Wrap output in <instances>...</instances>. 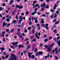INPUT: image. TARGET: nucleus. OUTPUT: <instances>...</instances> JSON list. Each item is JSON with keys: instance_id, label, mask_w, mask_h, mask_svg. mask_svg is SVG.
<instances>
[{"instance_id": "1", "label": "nucleus", "mask_w": 60, "mask_h": 60, "mask_svg": "<svg viewBox=\"0 0 60 60\" xmlns=\"http://www.w3.org/2000/svg\"><path fill=\"white\" fill-rule=\"evenodd\" d=\"M46 26L45 27V28H46V29H47V30H48L49 28L47 26H49V24H46Z\"/></svg>"}, {"instance_id": "2", "label": "nucleus", "mask_w": 60, "mask_h": 60, "mask_svg": "<svg viewBox=\"0 0 60 60\" xmlns=\"http://www.w3.org/2000/svg\"><path fill=\"white\" fill-rule=\"evenodd\" d=\"M19 48H24V46H23L22 45H19Z\"/></svg>"}, {"instance_id": "3", "label": "nucleus", "mask_w": 60, "mask_h": 60, "mask_svg": "<svg viewBox=\"0 0 60 60\" xmlns=\"http://www.w3.org/2000/svg\"><path fill=\"white\" fill-rule=\"evenodd\" d=\"M47 50L48 52H49L51 50V49L50 47H49L47 48Z\"/></svg>"}, {"instance_id": "4", "label": "nucleus", "mask_w": 60, "mask_h": 60, "mask_svg": "<svg viewBox=\"0 0 60 60\" xmlns=\"http://www.w3.org/2000/svg\"><path fill=\"white\" fill-rule=\"evenodd\" d=\"M13 2V0H11L10 1V2L9 3V5H11V4H12V3Z\"/></svg>"}, {"instance_id": "5", "label": "nucleus", "mask_w": 60, "mask_h": 60, "mask_svg": "<svg viewBox=\"0 0 60 60\" xmlns=\"http://www.w3.org/2000/svg\"><path fill=\"white\" fill-rule=\"evenodd\" d=\"M23 6H19L18 7V8H19L20 9H22V8H23Z\"/></svg>"}, {"instance_id": "6", "label": "nucleus", "mask_w": 60, "mask_h": 60, "mask_svg": "<svg viewBox=\"0 0 60 60\" xmlns=\"http://www.w3.org/2000/svg\"><path fill=\"white\" fill-rule=\"evenodd\" d=\"M35 6H36V7H38V8H40V5L38 4H37L35 5Z\"/></svg>"}, {"instance_id": "7", "label": "nucleus", "mask_w": 60, "mask_h": 60, "mask_svg": "<svg viewBox=\"0 0 60 60\" xmlns=\"http://www.w3.org/2000/svg\"><path fill=\"white\" fill-rule=\"evenodd\" d=\"M55 50L56 51L55 54H56L57 53H58V52H57V48H55Z\"/></svg>"}, {"instance_id": "8", "label": "nucleus", "mask_w": 60, "mask_h": 60, "mask_svg": "<svg viewBox=\"0 0 60 60\" xmlns=\"http://www.w3.org/2000/svg\"><path fill=\"white\" fill-rule=\"evenodd\" d=\"M0 49L1 50V51H3L4 50V48L3 47L0 48Z\"/></svg>"}, {"instance_id": "9", "label": "nucleus", "mask_w": 60, "mask_h": 60, "mask_svg": "<svg viewBox=\"0 0 60 60\" xmlns=\"http://www.w3.org/2000/svg\"><path fill=\"white\" fill-rule=\"evenodd\" d=\"M29 56V58H31V53L30 52H29L28 53Z\"/></svg>"}, {"instance_id": "10", "label": "nucleus", "mask_w": 60, "mask_h": 60, "mask_svg": "<svg viewBox=\"0 0 60 60\" xmlns=\"http://www.w3.org/2000/svg\"><path fill=\"white\" fill-rule=\"evenodd\" d=\"M17 34L18 36H20L21 35V34H20V32H19V33H18Z\"/></svg>"}, {"instance_id": "11", "label": "nucleus", "mask_w": 60, "mask_h": 60, "mask_svg": "<svg viewBox=\"0 0 60 60\" xmlns=\"http://www.w3.org/2000/svg\"><path fill=\"white\" fill-rule=\"evenodd\" d=\"M41 7H43V6H45V3H43V4L41 5Z\"/></svg>"}, {"instance_id": "12", "label": "nucleus", "mask_w": 60, "mask_h": 60, "mask_svg": "<svg viewBox=\"0 0 60 60\" xmlns=\"http://www.w3.org/2000/svg\"><path fill=\"white\" fill-rule=\"evenodd\" d=\"M57 6V5L56 4H55L54 6V7L53 9L54 10L56 9V7Z\"/></svg>"}, {"instance_id": "13", "label": "nucleus", "mask_w": 60, "mask_h": 60, "mask_svg": "<svg viewBox=\"0 0 60 60\" xmlns=\"http://www.w3.org/2000/svg\"><path fill=\"white\" fill-rule=\"evenodd\" d=\"M19 19L20 20H21L22 19H23V18H22V17L21 16H19Z\"/></svg>"}, {"instance_id": "14", "label": "nucleus", "mask_w": 60, "mask_h": 60, "mask_svg": "<svg viewBox=\"0 0 60 60\" xmlns=\"http://www.w3.org/2000/svg\"><path fill=\"white\" fill-rule=\"evenodd\" d=\"M34 19L35 20V22L36 23H38V21H37V19L35 18H34Z\"/></svg>"}, {"instance_id": "15", "label": "nucleus", "mask_w": 60, "mask_h": 60, "mask_svg": "<svg viewBox=\"0 0 60 60\" xmlns=\"http://www.w3.org/2000/svg\"><path fill=\"white\" fill-rule=\"evenodd\" d=\"M41 23H44V21L42 19H41Z\"/></svg>"}, {"instance_id": "16", "label": "nucleus", "mask_w": 60, "mask_h": 60, "mask_svg": "<svg viewBox=\"0 0 60 60\" xmlns=\"http://www.w3.org/2000/svg\"><path fill=\"white\" fill-rule=\"evenodd\" d=\"M55 59L56 60H58V57L56 56L55 55Z\"/></svg>"}, {"instance_id": "17", "label": "nucleus", "mask_w": 60, "mask_h": 60, "mask_svg": "<svg viewBox=\"0 0 60 60\" xmlns=\"http://www.w3.org/2000/svg\"><path fill=\"white\" fill-rule=\"evenodd\" d=\"M30 48V45H28V46H27V49H29Z\"/></svg>"}, {"instance_id": "18", "label": "nucleus", "mask_w": 60, "mask_h": 60, "mask_svg": "<svg viewBox=\"0 0 60 60\" xmlns=\"http://www.w3.org/2000/svg\"><path fill=\"white\" fill-rule=\"evenodd\" d=\"M6 24L5 23V22H4L3 24V26L4 27L6 25Z\"/></svg>"}, {"instance_id": "19", "label": "nucleus", "mask_w": 60, "mask_h": 60, "mask_svg": "<svg viewBox=\"0 0 60 60\" xmlns=\"http://www.w3.org/2000/svg\"><path fill=\"white\" fill-rule=\"evenodd\" d=\"M22 21V19H21V20H20L19 21V24H21V21Z\"/></svg>"}, {"instance_id": "20", "label": "nucleus", "mask_w": 60, "mask_h": 60, "mask_svg": "<svg viewBox=\"0 0 60 60\" xmlns=\"http://www.w3.org/2000/svg\"><path fill=\"white\" fill-rule=\"evenodd\" d=\"M31 58L33 59L35 58V56L34 55H32L31 56Z\"/></svg>"}, {"instance_id": "21", "label": "nucleus", "mask_w": 60, "mask_h": 60, "mask_svg": "<svg viewBox=\"0 0 60 60\" xmlns=\"http://www.w3.org/2000/svg\"><path fill=\"white\" fill-rule=\"evenodd\" d=\"M48 39L47 38H46L45 39L44 41L45 42H47V41H48Z\"/></svg>"}, {"instance_id": "22", "label": "nucleus", "mask_w": 60, "mask_h": 60, "mask_svg": "<svg viewBox=\"0 0 60 60\" xmlns=\"http://www.w3.org/2000/svg\"><path fill=\"white\" fill-rule=\"evenodd\" d=\"M39 55H41L43 54V52H38Z\"/></svg>"}, {"instance_id": "23", "label": "nucleus", "mask_w": 60, "mask_h": 60, "mask_svg": "<svg viewBox=\"0 0 60 60\" xmlns=\"http://www.w3.org/2000/svg\"><path fill=\"white\" fill-rule=\"evenodd\" d=\"M35 35L36 36V38H37V37H38V33H37V32L35 34Z\"/></svg>"}, {"instance_id": "24", "label": "nucleus", "mask_w": 60, "mask_h": 60, "mask_svg": "<svg viewBox=\"0 0 60 60\" xmlns=\"http://www.w3.org/2000/svg\"><path fill=\"white\" fill-rule=\"evenodd\" d=\"M32 23V22L31 21H30L29 22V24L30 25H31Z\"/></svg>"}, {"instance_id": "25", "label": "nucleus", "mask_w": 60, "mask_h": 60, "mask_svg": "<svg viewBox=\"0 0 60 60\" xmlns=\"http://www.w3.org/2000/svg\"><path fill=\"white\" fill-rule=\"evenodd\" d=\"M35 30V29H33L32 31H33V33H34L35 32V30Z\"/></svg>"}, {"instance_id": "26", "label": "nucleus", "mask_w": 60, "mask_h": 60, "mask_svg": "<svg viewBox=\"0 0 60 60\" xmlns=\"http://www.w3.org/2000/svg\"><path fill=\"white\" fill-rule=\"evenodd\" d=\"M11 25V24L10 23H8L7 24V26H6V27H8V26H9Z\"/></svg>"}, {"instance_id": "27", "label": "nucleus", "mask_w": 60, "mask_h": 60, "mask_svg": "<svg viewBox=\"0 0 60 60\" xmlns=\"http://www.w3.org/2000/svg\"><path fill=\"white\" fill-rule=\"evenodd\" d=\"M6 21L7 22H9L10 21V19H6Z\"/></svg>"}, {"instance_id": "28", "label": "nucleus", "mask_w": 60, "mask_h": 60, "mask_svg": "<svg viewBox=\"0 0 60 60\" xmlns=\"http://www.w3.org/2000/svg\"><path fill=\"white\" fill-rule=\"evenodd\" d=\"M59 11H57L56 12V13L57 14H59Z\"/></svg>"}, {"instance_id": "29", "label": "nucleus", "mask_w": 60, "mask_h": 60, "mask_svg": "<svg viewBox=\"0 0 60 60\" xmlns=\"http://www.w3.org/2000/svg\"><path fill=\"white\" fill-rule=\"evenodd\" d=\"M36 56H38V55H39V52H37L36 53Z\"/></svg>"}, {"instance_id": "30", "label": "nucleus", "mask_w": 60, "mask_h": 60, "mask_svg": "<svg viewBox=\"0 0 60 60\" xmlns=\"http://www.w3.org/2000/svg\"><path fill=\"white\" fill-rule=\"evenodd\" d=\"M52 39V37L51 36L49 37V40H51V39Z\"/></svg>"}, {"instance_id": "31", "label": "nucleus", "mask_w": 60, "mask_h": 60, "mask_svg": "<svg viewBox=\"0 0 60 60\" xmlns=\"http://www.w3.org/2000/svg\"><path fill=\"white\" fill-rule=\"evenodd\" d=\"M14 29H13L11 30V32L12 33L14 31Z\"/></svg>"}, {"instance_id": "32", "label": "nucleus", "mask_w": 60, "mask_h": 60, "mask_svg": "<svg viewBox=\"0 0 60 60\" xmlns=\"http://www.w3.org/2000/svg\"><path fill=\"white\" fill-rule=\"evenodd\" d=\"M53 40H54V41H57V40H56V39L55 38H54L53 39Z\"/></svg>"}, {"instance_id": "33", "label": "nucleus", "mask_w": 60, "mask_h": 60, "mask_svg": "<svg viewBox=\"0 0 60 60\" xmlns=\"http://www.w3.org/2000/svg\"><path fill=\"white\" fill-rule=\"evenodd\" d=\"M54 32L55 34H56V30H55L54 31H53Z\"/></svg>"}, {"instance_id": "34", "label": "nucleus", "mask_w": 60, "mask_h": 60, "mask_svg": "<svg viewBox=\"0 0 60 60\" xmlns=\"http://www.w3.org/2000/svg\"><path fill=\"white\" fill-rule=\"evenodd\" d=\"M7 55H6V58H8V54H7Z\"/></svg>"}, {"instance_id": "35", "label": "nucleus", "mask_w": 60, "mask_h": 60, "mask_svg": "<svg viewBox=\"0 0 60 60\" xmlns=\"http://www.w3.org/2000/svg\"><path fill=\"white\" fill-rule=\"evenodd\" d=\"M3 54L4 55H5L6 54V53H5V52H3Z\"/></svg>"}, {"instance_id": "36", "label": "nucleus", "mask_w": 60, "mask_h": 60, "mask_svg": "<svg viewBox=\"0 0 60 60\" xmlns=\"http://www.w3.org/2000/svg\"><path fill=\"white\" fill-rule=\"evenodd\" d=\"M28 38H26V39L24 41H28Z\"/></svg>"}, {"instance_id": "37", "label": "nucleus", "mask_w": 60, "mask_h": 60, "mask_svg": "<svg viewBox=\"0 0 60 60\" xmlns=\"http://www.w3.org/2000/svg\"><path fill=\"white\" fill-rule=\"evenodd\" d=\"M37 9H38V8H36L34 9V11H37Z\"/></svg>"}, {"instance_id": "38", "label": "nucleus", "mask_w": 60, "mask_h": 60, "mask_svg": "<svg viewBox=\"0 0 60 60\" xmlns=\"http://www.w3.org/2000/svg\"><path fill=\"white\" fill-rule=\"evenodd\" d=\"M49 56H50V55L49 54H48L47 55V58H49Z\"/></svg>"}, {"instance_id": "39", "label": "nucleus", "mask_w": 60, "mask_h": 60, "mask_svg": "<svg viewBox=\"0 0 60 60\" xmlns=\"http://www.w3.org/2000/svg\"><path fill=\"white\" fill-rule=\"evenodd\" d=\"M5 5H6V4H5L4 3L2 4V6H5Z\"/></svg>"}, {"instance_id": "40", "label": "nucleus", "mask_w": 60, "mask_h": 60, "mask_svg": "<svg viewBox=\"0 0 60 60\" xmlns=\"http://www.w3.org/2000/svg\"><path fill=\"white\" fill-rule=\"evenodd\" d=\"M13 22H14V23H16L17 22V21L15 20H14L13 21Z\"/></svg>"}, {"instance_id": "41", "label": "nucleus", "mask_w": 60, "mask_h": 60, "mask_svg": "<svg viewBox=\"0 0 60 60\" xmlns=\"http://www.w3.org/2000/svg\"><path fill=\"white\" fill-rule=\"evenodd\" d=\"M18 43H19L18 42H16L15 43V45H17V44H18Z\"/></svg>"}, {"instance_id": "42", "label": "nucleus", "mask_w": 60, "mask_h": 60, "mask_svg": "<svg viewBox=\"0 0 60 60\" xmlns=\"http://www.w3.org/2000/svg\"><path fill=\"white\" fill-rule=\"evenodd\" d=\"M46 37H47V35H46V34L44 36V38H46Z\"/></svg>"}, {"instance_id": "43", "label": "nucleus", "mask_w": 60, "mask_h": 60, "mask_svg": "<svg viewBox=\"0 0 60 60\" xmlns=\"http://www.w3.org/2000/svg\"><path fill=\"white\" fill-rule=\"evenodd\" d=\"M26 14H29V12L28 11H26Z\"/></svg>"}, {"instance_id": "44", "label": "nucleus", "mask_w": 60, "mask_h": 60, "mask_svg": "<svg viewBox=\"0 0 60 60\" xmlns=\"http://www.w3.org/2000/svg\"><path fill=\"white\" fill-rule=\"evenodd\" d=\"M48 58L47 56H46L45 57V59L46 60H47V58Z\"/></svg>"}, {"instance_id": "45", "label": "nucleus", "mask_w": 60, "mask_h": 60, "mask_svg": "<svg viewBox=\"0 0 60 60\" xmlns=\"http://www.w3.org/2000/svg\"><path fill=\"white\" fill-rule=\"evenodd\" d=\"M16 19H18V16L17 15L16 16Z\"/></svg>"}, {"instance_id": "46", "label": "nucleus", "mask_w": 60, "mask_h": 60, "mask_svg": "<svg viewBox=\"0 0 60 60\" xmlns=\"http://www.w3.org/2000/svg\"><path fill=\"white\" fill-rule=\"evenodd\" d=\"M54 45V43H53L52 44V45H51V47H53V45Z\"/></svg>"}, {"instance_id": "47", "label": "nucleus", "mask_w": 60, "mask_h": 60, "mask_svg": "<svg viewBox=\"0 0 60 60\" xmlns=\"http://www.w3.org/2000/svg\"><path fill=\"white\" fill-rule=\"evenodd\" d=\"M45 47L46 48H47L48 47V46L47 45H45Z\"/></svg>"}, {"instance_id": "48", "label": "nucleus", "mask_w": 60, "mask_h": 60, "mask_svg": "<svg viewBox=\"0 0 60 60\" xmlns=\"http://www.w3.org/2000/svg\"><path fill=\"white\" fill-rule=\"evenodd\" d=\"M51 11L52 12H53V11H54V10H53L52 9H51Z\"/></svg>"}, {"instance_id": "49", "label": "nucleus", "mask_w": 60, "mask_h": 60, "mask_svg": "<svg viewBox=\"0 0 60 60\" xmlns=\"http://www.w3.org/2000/svg\"><path fill=\"white\" fill-rule=\"evenodd\" d=\"M42 16L43 17H45V15L44 14L42 15Z\"/></svg>"}, {"instance_id": "50", "label": "nucleus", "mask_w": 60, "mask_h": 60, "mask_svg": "<svg viewBox=\"0 0 60 60\" xmlns=\"http://www.w3.org/2000/svg\"><path fill=\"white\" fill-rule=\"evenodd\" d=\"M49 7L48 6H47L46 7V8L47 9H48V8H49Z\"/></svg>"}, {"instance_id": "51", "label": "nucleus", "mask_w": 60, "mask_h": 60, "mask_svg": "<svg viewBox=\"0 0 60 60\" xmlns=\"http://www.w3.org/2000/svg\"><path fill=\"white\" fill-rule=\"evenodd\" d=\"M9 51H11V49L9 48Z\"/></svg>"}, {"instance_id": "52", "label": "nucleus", "mask_w": 60, "mask_h": 60, "mask_svg": "<svg viewBox=\"0 0 60 60\" xmlns=\"http://www.w3.org/2000/svg\"><path fill=\"white\" fill-rule=\"evenodd\" d=\"M39 25L40 24L39 23L37 25V26H39Z\"/></svg>"}, {"instance_id": "53", "label": "nucleus", "mask_w": 60, "mask_h": 60, "mask_svg": "<svg viewBox=\"0 0 60 60\" xmlns=\"http://www.w3.org/2000/svg\"><path fill=\"white\" fill-rule=\"evenodd\" d=\"M35 41V39H34L32 41Z\"/></svg>"}, {"instance_id": "54", "label": "nucleus", "mask_w": 60, "mask_h": 60, "mask_svg": "<svg viewBox=\"0 0 60 60\" xmlns=\"http://www.w3.org/2000/svg\"><path fill=\"white\" fill-rule=\"evenodd\" d=\"M17 30L18 32H19L20 31V29H19V28H18Z\"/></svg>"}, {"instance_id": "55", "label": "nucleus", "mask_w": 60, "mask_h": 60, "mask_svg": "<svg viewBox=\"0 0 60 60\" xmlns=\"http://www.w3.org/2000/svg\"><path fill=\"white\" fill-rule=\"evenodd\" d=\"M33 12L34 14H36V11H34Z\"/></svg>"}, {"instance_id": "56", "label": "nucleus", "mask_w": 60, "mask_h": 60, "mask_svg": "<svg viewBox=\"0 0 60 60\" xmlns=\"http://www.w3.org/2000/svg\"><path fill=\"white\" fill-rule=\"evenodd\" d=\"M15 43H12V45L13 46H15Z\"/></svg>"}, {"instance_id": "57", "label": "nucleus", "mask_w": 60, "mask_h": 60, "mask_svg": "<svg viewBox=\"0 0 60 60\" xmlns=\"http://www.w3.org/2000/svg\"><path fill=\"white\" fill-rule=\"evenodd\" d=\"M42 11H44V8H42Z\"/></svg>"}, {"instance_id": "58", "label": "nucleus", "mask_w": 60, "mask_h": 60, "mask_svg": "<svg viewBox=\"0 0 60 60\" xmlns=\"http://www.w3.org/2000/svg\"><path fill=\"white\" fill-rule=\"evenodd\" d=\"M34 13L33 12H32V15H34Z\"/></svg>"}, {"instance_id": "59", "label": "nucleus", "mask_w": 60, "mask_h": 60, "mask_svg": "<svg viewBox=\"0 0 60 60\" xmlns=\"http://www.w3.org/2000/svg\"><path fill=\"white\" fill-rule=\"evenodd\" d=\"M37 48H36L35 49V52H36V51H37Z\"/></svg>"}, {"instance_id": "60", "label": "nucleus", "mask_w": 60, "mask_h": 60, "mask_svg": "<svg viewBox=\"0 0 60 60\" xmlns=\"http://www.w3.org/2000/svg\"><path fill=\"white\" fill-rule=\"evenodd\" d=\"M22 35H23V36H25V34L24 33H22Z\"/></svg>"}, {"instance_id": "61", "label": "nucleus", "mask_w": 60, "mask_h": 60, "mask_svg": "<svg viewBox=\"0 0 60 60\" xmlns=\"http://www.w3.org/2000/svg\"><path fill=\"white\" fill-rule=\"evenodd\" d=\"M6 31H8L9 32V31H10V30H9V29H6Z\"/></svg>"}, {"instance_id": "62", "label": "nucleus", "mask_w": 60, "mask_h": 60, "mask_svg": "<svg viewBox=\"0 0 60 60\" xmlns=\"http://www.w3.org/2000/svg\"><path fill=\"white\" fill-rule=\"evenodd\" d=\"M28 30H30V29H31V27H29L28 28Z\"/></svg>"}, {"instance_id": "63", "label": "nucleus", "mask_w": 60, "mask_h": 60, "mask_svg": "<svg viewBox=\"0 0 60 60\" xmlns=\"http://www.w3.org/2000/svg\"><path fill=\"white\" fill-rule=\"evenodd\" d=\"M37 13H38V15H40V12H37Z\"/></svg>"}, {"instance_id": "64", "label": "nucleus", "mask_w": 60, "mask_h": 60, "mask_svg": "<svg viewBox=\"0 0 60 60\" xmlns=\"http://www.w3.org/2000/svg\"><path fill=\"white\" fill-rule=\"evenodd\" d=\"M60 2V0H59V1H57V3H56V4H58V3H59V2Z\"/></svg>"}]
</instances>
